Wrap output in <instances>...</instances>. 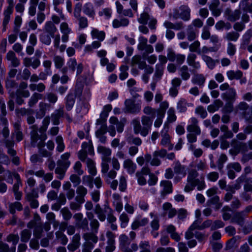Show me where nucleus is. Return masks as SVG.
<instances>
[{
    "instance_id": "f257e3e1",
    "label": "nucleus",
    "mask_w": 252,
    "mask_h": 252,
    "mask_svg": "<svg viewBox=\"0 0 252 252\" xmlns=\"http://www.w3.org/2000/svg\"><path fill=\"white\" fill-rule=\"evenodd\" d=\"M198 174L195 170H190L188 174L187 183L185 187V192H189L192 190L195 186L199 190L204 189L206 187L205 183L203 178L196 179Z\"/></svg>"
},
{
    "instance_id": "f03ea898",
    "label": "nucleus",
    "mask_w": 252,
    "mask_h": 252,
    "mask_svg": "<svg viewBox=\"0 0 252 252\" xmlns=\"http://www.w3.org/2000/svg\"><path fill=\"white\" fill-rule=\"evenodd\" d=\"M83 68V64L81 63H77L75 58H70L66 63V66L62 69V72L66 73L68 72L70 74L74 73L76 69L77 74H80Z\"/></svg>"
},
{
    "instance_id": "7ed1b4c3",
    "label": "nucleus",
    "mask_w": 252,
    "mask_h": 252,
    "mask_svg": "<svg viewBox=\"0 0 252 252\" xmlns=\"http://www.w3.org/2000/svg\"><path fill=\"white\" fill-rule=\"evenodd\" d=\"M190 9L185 5L181 6L179 10L175 9L173 13V17L175 19L182 18L184 21L190 19Z\"/></svg>"
},
{
    "instance_id": "20e7f679",
    "label": "nucleus",
    "mask_w": 252,
    "mask_h": 252,
    "mask_svg": "<svg viewBox=\"0 0 252 252\" xmlns=\"http://www.w3.org/2000/svg\"><path fill=\"white\" fill-rule=\"evenodd\" d=\"M137 49L140 51L145 50L144 53L147 54H151L154 52L153 47L150 44H148L147 38L142 36L138 38Z\"/></svg>"
},
{
    "instance_id": "39448f33",
    "label": "nucleus",
    "mask_w": 252,
    "mask_h": 252,
    "mask_svg": "<svg viewBox=\"0 0 252 252\" xmlns=\"http://www.w3.org/2000/svg\"><path fill=\"white\" fill-rule=\"evenodd\" d=\"M125 111L130 113H138L140 112L141 109L140 103H135L130 99H126L125 102Z\"/></svg>"
},
{
    "instance_id": "423d86ee",
    "label": "nucleus",
    "mask_w": 252,
    "mask_h": 252,
    "mask_svg": "<svg viewBox=\"0 0 252 252\" xmlns=\"http://www.w3.org/2000/svg\"><path fill=\"white\" fill-rule=\"evenodd\" d=\"M168 127H164L161 132V140L160 144L168 148L169 150L173 149V145L170 142V136L167 133Z\"/></svg>"
},
{
    "instance_id": "0eeeda50",
    "label": "nucleus",
    "mask_w": 252,
    "mask_h": 252,
    "mask_svg": "<svg viewBox=\"0 0 252 252\" xmlns=\"http://www.w3.org/2000/svg\"><path fill=\"white\" fill-rule=\"evenodd\" d=\"M60 31L62 33V41L63 43L69 41V34L72 32V30L69 27L67 23L63 22L60 25Z\"/></svg>"
},
{
    "instance_id": "6e6552de",
    "label": "nucleus",
    "mask_w": 252,
    "mask_h": 252,
    "mask_svg": "<svg viewBox=\"0 0 252 252\" xmlns=\"http://www.w3.org/2000/svg\"><path fill=\"white\" fill-rule=\"evenodd\" d=\"M190 124L187 126V130L189 132H194L196 135H199L201 130L197 125L198 121L195 118H191L189 120Z\"/></svg>"
},
{
    "instance_id": "1a4fd4ad",
    "label": "nucleus",
    "mask_w": 252,
    "mask_h": 252,
    "mask_svg": "<svg viewBox=\"0 0 252 252\" xmlns=\"http://www.w3.org/2000/svg\"><path fill=\"white\" fill-rule=\"evenodd\" d=\"M106 236L108 238V241L105 252H112L115 249L114 235L112 232L108 231L107 232Z\"/></svg>"
},
{
    "instance_id": "9d476101",
    "label": "nucleus",
    "mask_w": 252,
    "mask_h": 252,
    "mask_svg": "<svg viewBox=\"0 0 252 252\" xmlns=\"http://www.w3.org/2000/svg\"><path fill=\"white\" fill-rule=\"evenodd\" d=\"M82 147L83 150L79 152L78 158L80 160L84 161L87 157V150L90 153H92L93 152V148L91 144H88L86 142L83 143Z\"/></svg>"
},
{
    "instance_id": "9b49d317",
    "label": "nucleus",
    "mask_w": 252,
    "mask_h": 252,
    "mask_svg": "<svg viewBox=\"0 0 252 252\" xmlns=\"http://www.w3.org/2000/svg\"><path fill=\"white\" fill-rule=\"evenodd\" d=\"M134 131L135 133H140L143 136H146L148 133V129L146 128H142L140 122L138 120L135 119L132 121Z\"/></svg>"
},
{
    "instance_id": "f8f14e48",
    "label": "nucleus",
    "mask_w": 252,
    "mask_h": 252,
    "mask_svg": "<svg viewBox=\"0 0 252 252\" xmlns=\"http://www.w3.org/2000/svg\"><path fill=\"white\" fill-rule=\"evenodd\" d=\"M120 247L124 252H132L130 249L127 248L129 244L128 237L125 234H122L119 237Z\"/></svg>"
},
{
    "instance_id": "ddd939ff",
    "label": "nucleus",
    "mask_w": 252,
    "mask_h": 252,
    "mask_svg": "<svg viewBox=\"0 0 252 252\" xmlns=\"http://www.w3.org/2000/svg\"><path fill=\"white\" fill-rule=\"evenodd\" d=\"M83 12L85 14L92 18H94L95 15L94 5L91 2H87L84 5Z\"/></svg>"
},
{
    "instance_id": "4468645a",
    "label": "nucleus",
    "mask_w": 252,
    "mask_h": 252,
    "mask_svg": "<svg viewBox=\"0 0 252 252\" xmlns=\"http://www.w3.org/2000/svg\"><path fill=\"white\" fill-rule=\"evenodd\" d=\"M162 208L164 211V215L167 214L169 218H173L177 213L175 208L172 207L171 203L166 202L163 204Z\"/></svg>"
},
{
    "instance_id": "2eb2a0df",
    "label": "nucleus",
    "mask_w": 252,
    "mask_h": 252,
    "mask_svg": "<svg viewBox=\"0 0 252 252\" xmlns=\"http://www.w3.org/2000/svg\"><path fill=\"white\" fill-rule=\"evenodd\" d=\"M113 205L116 211L120 213L123 209V205L121 200V196L117 193L113 194Z\"/></svg>"
},
{
    "instance_id": "dca6fc26",
    "label": "nucleus",
    "mask_w": 252,
    "mask_h": 252,
    "mask_svg": "<svg viewBox=\"0 0 252 252\" xmlns=\"http://www.w3.org/2000/svg\"><path fill=\"white\" fill-rule=\"evenodd\" d=\"M80 235L77 234L75 235L72 238L71 242L67 246L68 250L72 252L75 251L80 245Z\"/></svg>"
},
{
    "instance_id": "f3484780",
    "label": "nucleus",
    "mask_w": 252,
    "mask_h": 252,
    "mask_svg": "<svg viewBox=\"0 0 252 252\" xmlns=\"http://www.w3.org/2000/svg\"><path fill=\"white\" fill-rule=\"evenodd\" d=\"M123 167L130 174L134 173L136 169V165L130 159H126L124 161Z\"/></svg>"
},
{
    "instance_id": "a211bd4d",
    "label": "nucleus",
    "mask_w": 252,
    "mask_h": 252,
    "mask_svg": "<svg viewBox=\"0 0 252 252\" xmlns=\"http://www.w3.org/2000/svg\"><path fill=\"white\" fill-rule=\"evenodd\" d=\"M201 220H197L193 223V224L190 226V229H203L205 228L211 226L212 224V221L210 220H207L205 221L202 224H200Z\"/></svg>"
},
{
    "instance_id": "6ab92c4d",
    "label": "nucleus",
    "mask_w": 252,
    "mask_h": 252,
    "mask_svg": "<svg viewBox=\"0 0 252 252\" xmlns=\"http://www.w3.org/2000/svg\"><path fill=\"white\" fill-rule=\"evenodd\" d=\"M16 102L21 105L24 102V100L21 98V97H28L30 96V93L28 90L18 89L16 93Z\"/></svg>"
},
{
    "instance_id": "aec40b11",
    "label": "nucleus",
    "mask_w": 252,
    "mask_h": 252,
    "mask_svg": "<svg viewBox=\"0 0 252 252\" xmlns=\"http://www.w3.org/2000/svg\"><path fill=\"white\" fill-rule=\"evenodd\" d=\"M97 152L101 155L102 160H110L109 157L111 155V150L102 146H99L97 148Z\"/></svg>"
},
{
    "instance_id": "412c9836",
    "label": "nucleus",
    "mask_w": 252,
    "mask_h": 252,
    "mask_svg": "<svg viewBox=\"0 0 252 252\" xmlns=\"http://www.w3.org/2000/svg\"><path fill=\"white\" fill-rule=\"evenodd\" d=\"M91 35L92 39H96L99 41H103L105 37L104 32L99 31L95 28H92L91 32Z\"/></svg>"
},
{
    "instance_id": "4be33fe9",
    "label": "nucleus",
    "mask_w": 252,
    "mask_h": 252,
    "mask_svg": "<svg viewBox=\"0 0 252 252\" xmlns=\"http://www.w3.org/2000/svg\"><path fill=\"white\" fill-rule=\"evenodd\" d=\"M43 30L45 32L49 33L51 37H53L57 31V29L53 23L48 21L45 23Z\"/></svg>"
},
{
    "instance_id": "5701e85b",
    "label": "nucleus",
    "mask_w": 252,
    "mask_h": 252,
    "mask_svg": "<svg viewBox=\"0 0 252 252\" xmlns=\"http://www.w3.org/2000/svg\"><path fill=\"white\" fill-rule=\"evenodd\" d=\"M77 196L76 199L79 203H82L84 202V197L87 193V189L82 186H80L78 187L76 190Z\"/></svg>"
},
{
    "instance_id": "b1692460",
    "label": "nucleus",
    "mask_w": 252,
    "mask_h": 252,
    "mask_svg": "<svg viewBox=\"0 0 252 252\" xmlns=\"http://www.w3.org/2000/svg\"><path fill=\"white\" fill-rule=\"evenodd\" d=\"M223 99H226L229 101H234L236 97V90L232 88H229L225 93L221 95Z\"/></svg>"
},
{
    "instance_id": "393cba45",
    "label": "nucleus",
    "mask_w": 252,
    "mask_h": 252,
    "mask_svg": "<svg viewBox=\"0 0 252 252\" xmlns=\"http://www.w3.org/2000/svg\"><path fill=\"white\" fill-rule=\"evenodd\" d=\"M149 220L146 218L136 219L132 223L131 227L133 230L138 229L140 226H143L148 224Z\"/></svg>"
},
{
    "instance_id": "a878e982",
    "label": "nucleus",
    "mask_w": 252,
    "mask_h": 252,
    "mask_svg": "<svg viewBox=\"0 0 252 252\" xmlns=\"http://www.w3.org/2000/svg\"><path fill=\"white\" fill-rule=\"evenodd\" d=\"M160 185L163 188L162 193L168 194L172 192V184L171 181L163 180L160 182Z\"/></svg>"
},
{
    "instance_id": "bb28decb",
    "label": "nucleus",
    "mask_w": 252,
    "mask_h": 252,
    "mask_svg": "<svg viewBox=\"0 0 252 252\" xmlns=\"http://www.w3.org/2000/svg\"><path fill=\"white\" fill-rule=\"evenodd\" d=\"M129 20L126 18L120 19H115L112 22V26L114 28H119L121 27H126L129 24Z\"/></svg>"
},
{
    "instance_id": "cd10ccee",
    "label": "nucleus",
    "mask_w": 252,
    "mask_h": 252,
    "mask_svg": "<svg viewBox=\"0 0 252 252\" xmlns=\"http://www.w3.org/2000/svg\"><path fill=\"white\" fill-rule=\"evenodd\" d=\"M202 59L205 62L208 68L211 69H213L216 64L219 63V60H213L210 57L205 55L202 56Z\"/></svg>"
},
{
    "instance_id": "c85d7f7f",
    "label": "nucleus",
    "mask_w": 252,
    "mask_h": 252,
    "mask_svg": "<svg viewBox=\"0 0 252 252\" xmlns=\"http://www.w3.org/2000/svg\"><path fill=\"white\" fill-rule=\"evenodd\" d=\"M13 9L7 7L4 11V18L3 20V31L6 30V27L9 22L10 15L12 13Z\"/></svg>"
},
{
    "instance_id": "c756f323",
    "label": "nucleus",
    "mask_w": 252,
    "mask_h": 252,
    "mask_svg": "<svg viewBox=\"0 0 252 252\" xmlns=\"http://www.w3.org/2000/svg\"><path fill=\"white\" fill-rule=\"evenodd\" d=\"M6 59L11 62L12 66L16 67L20 64L19 60L16 57L15 54L12 51H9L6 55Z\"/></svg>"
},
{
    "instance_id": "7c9ffc66",
    "label": "nucleus",
    "mask_w": 252,
    "mask_h": 252,
    "mask_svg": "<svg viewBox=\"0 0 252 252\" xmlns=\"http://www.w3.org/2000/svg\"><path fill=\"white\" fill-rule=\"evenodd\" d=\"M227 77L230 80L239 79L243 76V73L240 70L234 71L233 70H229L226 72Z\"/></svg>"
},
{
    "instance_id": "2f4dec72",
    "label": "nucleus",
    "mask_w": 252,
    "mask_h": 252,
    "mask_svg": "<svg viewBox=\"0 0 252 252\" xmlns=\"http://www.w3.org/2000/svg\"><path fill=\"white\" fill-rule=\"evenodd\" d=\"M174 171L176 174L181 175V177H185L186 174L185 167L179 162H176L174 164Z\"/></svg>"
},
{
    "instance_id": "473e14b6",
    "label": "nucleus",
    "mask_w": 252,
    "mask_h": 252,
    "mask_svg": "<svg viewBox=\"0 0 252 252\" xmlns=\"http://www.w3.org/2000/svg\"><path fill=\"white\" fill-rule=\"evenodd\" d=\"M153 118L147 116H142L141 117L142 124L144 126V128H146L148 131L150 129L153 124Z\"/></svg>"
},
{
    "instance_id": "72a5a7b5",
    "label": "nucleus",
    "mask_w": 252,
    "mask_h": 252,
    "mask_svg": "<svg viewBox=\"0 0 252 252\" xmlns=\"http://www.w3.org/2000/svg\"><path fill=\"white\" fill-rule=\"evenodd\" d=\"M86 163L90 174L94 176L96 174V169L94 161L91 159H87Z\"/></svg>"
},
{
    "instance_id": "f704fd0d",
    "label": "nucleus",
    "mask_w": 252,
    "mask_h": 252,
    "mask_svg": "<svg viewBox=\"0 0 252 252\" xmlns=\"http://www.w3.org/2000/svg\"><path fill=\"white\" fill-rule=\"evenodd\" d=\"M143 111L145 115L153 119L155 118L156 114L157 113V110L149 106L145 107Z\"/></svg>"
},
{
    "instance_id": "c9c22d12",
    "label": "nucleus",
    "mask_w": 252,
    "mask_h": 252,
    "mask_svg": "<svg viewBox=\"0 0 252 252\" xmlns=\"http://www.w3.org/2000/svg\"><path fill=\"white\" fill-rule=\"evenodd\" d=\"M9 208L10 213L14 214L16 210L21 211L23 209V206L20 202H15L10 203L9 206Z\"/></svg>"
},
{
    "instance_id": "e433bc0d",
    "label": "nucleus",
    "mask_w": 252,
    "mask_h": 252,
    "mask_svg": "<svg viewBox=\"0 0 252 252\" xmlns=\"http://www.w3.org/2000/svg\"><path fill=\"white\" fill-rule=\"evenodd\" d=\"M70 154L68 153H65L62 155L61 156V159L59 160L58 162H59L61 165H64L66 168H68L70 164V161L68 160Z\"/></svg>"
},
{
    "instance_id": "4c0bfd02",
    "label": "nucleus",
    "mask_w": 252,
    "mask_h": 252,
    "mask_svg": "<svg viewBox=\"0 0 252 252\" xmlns=\"http://www.w3.org/2000/svg\"><path fill=\"white\" fill-rule=\"evenodd\" d=\"M220 46H218L215 47H210L209 48L206 46H204L202 47L201 49H200V50L198 51V54L203 55L205 54H207L210 52H216L217 51Z\"/></svg>"
},
{
    "instance_id": "58836bf2",
    "label": "nucleus",
    "mask_w": 252,
    "mask_h": 252,
    "mask_svg": "<svg viewBox=\"0 0 252 252\" xmlns=\"http://www.w3.org/2000/svg\"><path fill=\"white\" fill-rule=\"evenodd\" d=\"M163 25L167 30L174 29L179 30L183 27L182 24L181 23L174 24L173 23L168 21H165L163 23Z\"/></svg>"
},
{
    "instance_id": "ea45409f",
    "label": "nucleus",
    "mask_w": 252,
    "mask_h": 252,
    "mask_svg": "<svg viewBox=\"0 0 252 252\" xmlns=\"http://www.w3.org/2000/svg\"><path fill=\"white\" fill-rule=\"evenodd\" d=\"M150 19L149 13L146 11L141 13L137 18L138 22L141 24H146L148 20Z\"/></svg>"
},
{
    "instance_id": "a19ab883",
    "label": "nucleus",
    "mask_w": 252,
    "mask_h": 252,
    "mask_svg": "<svg viewBox=\"0 0 252 252\" xmlns=\"http://www.w3.org/2000/svg\"><path fill=\"white\" fill-rule=\"evenodd\" d=\"M38 1L35 0H30V7L29 8V14L32 16H34L36 13V6Z\"/></svg>"
},
{
    "instance_id": "79ce46f5",
    "label": "nucleus",
    "mask_w": 252,
    "mask_h": 252,
    "mask_svg": "<svg viewBox=\"0 0 252 252\" xmlns=\"http://www.w3.org/2000/svg\"><path fill=\"white\" fill-rule=\"evenodd\" d=\"M180 75L182 79L185 80L189 79L190 74L189 72L188 67L187 65H183L180 69Z\"/></svg>"
},
{
    "instance_id": "37998d69",
    "label": "nucleus",
    "mask_w": 252,
    "mask_h": 252,
    "mask_svg": "<svg viewBox=\"0 0 252 252\" xmlns=\"http://www.w3.org/2000/svg\"><path fill=\"white\" fill-rule=\"evenodd\" d=\"M42 94H38V93H34L32 96H31L29 102V105L31 107H32L35 104H36L38 99H41L42 98Z\"/></svg>"
},
{
    "instance_id": "c03bdc74",
    "label": "nucleus",
    "mask_w": 252,
    "mask_h": 252,
    "mask_svg": "<svg viewBox=\"0 0 252 252\" xmlns=\"http://www.w3.org/2000/svg\"><path fill=\"white\" fill-rule=\"evenodd\" d=\"M168 102L164 101L162 102L160 104L159 108L157 110V114L161 115V116H164L166 109L168 107Z\"/></svg>"
},
{
    "instance_id": "a18cd8bd",
    "label": "nucleus",
    "mask_w": 252,
    "mask_h": 252,
    "mask_svg": "<svg viewBox=\"0 0 252 252\" xmlns=\"http://www.w3.org/2000/svg\"><path fill=\"white\" fill-rule=\"evenodd\" d=\"M51 35L45 32L40 34L39 36L40 41L46 45H49L51 43Z\"/></svg>"
},
{
    "instance_id": "49530a36",
    "label": "nucleus",
    "mask_w": 252,
    "mask_h": 252,
    "mask_svg": "<svg viewBox=\"0 0 252 252\" xmlns=\"http://www.w3.org/2000/svg\"><path fill=\"white\" fill-rule=\"evenodd\" d=\"M67 168H66L64 165H61L58 162V166L56 169L55 172L58 174L60 176L59 178L61 179L63 177L64 174Z\"/></svg>"
},
{
    "instance_id": "de8ad7c7",
    "label": "nucleus",
    "mask_w": 252,
    "mask_h": 252,
    "mask_svg": "<svg viewBox=\"0 0 252 252\" xmlns=\"http://www.w3.org/2000/svg\"><path fill=\"white\" fill-rule=\"evenodd\" d=\"M120 220L121 221V226L122 228H125L129 221L128 216L125 213H123L120 216Z\"/></svg>"
},
{
    "instance_id": "09e8293b",
    "label": "nucleus",
    "mask_w": 252,
    "mask_h": 252,
    "mask_svg": "<svg viewBox=\"0 0 252 252\" xmlns=\"http://www.w3.org/2000/svg\"><path fill=\"white\" fill-rule=\"evenodd\" d=\"M32 232L30 230L25 229L21 233V239L23 242H28L31 236Z\"/></svg>"
},
{
    "instance_id": "8fccbe9b",
    "label": "nucleus",
    "mask_w": 252,
    "mask_h": 252,
    "mask_svg": "<svg viewBox=\"0 0 252 252\" xmlns=\"http://www.w3.org/2000/svg\"><path fill=\"white\" fill-rule=\"evenodd\" d=\"M177 109L180 112H184L187 110V101L186 99L181 98L179 101L177 105Z\"/></svg>"
},
{
    "instance_id": "3c124183",
    "label": "nucleus",
    "mask_w": 252,
    "mask_h": 252,
    "mask_svg": "<svg viewBox=\"0 0 252 252\" xmlns=\"http://www.w3.org/2000/svg\"><path fill=\"white\" fill-rule=\"evenodd\" d=\"M200 43L198 40H196L189 46V50L192 52H196L198 54L200 50Z\"/></svg>"
},
{
    "instance_id": "603ef678",
    "label": "nucleus",
    "mask_w": 252,
    "mask_h": 252,
    "mask_svg": "<svg viewBox=\"0 0 252 252\" xmlns=\"http://www.w3.org/2000/svg\"><path fill=\"white\" fill-rule=\"evenodd\" d=\"M79 22V28L85 29L88 26V22L87 18L83 16H79L76 18Z\"/></svg>"
},
{
    "instance_id": "864d4df0",
    "label": "nucleus",
    "mask_w": 252,
    "mask_h": 252,
    "mask_svg": "<svg viewBox=\"0 0 252 252\" xmlns=\"http://www.w3.org/2000/svg\"><path fill=\"white\" fill-rule=\"evenodd\" d=\"M195 112L202 119H204L207 116L206 110L204 107L201 106L197 107L195 109Z\"/></svg>"
},
{
    "instance_id": "5fc2aeb1",
    "label": "nucleus",
    "mask_w": 252,
    "mask_h": 252,
    "mask_svg": "<svg viewBox=\"0 0 252 252\" xmlns=\"http://www.w3.org/2000/svg\"><path fill=\"white\" fill-rule=\"evenodd\" d=\"M99 15L101 16H104L106 19H108L111 17L112 9L110 8H105L99 12Z\"/></svg>"
},
{
    "instance_id": "6e6d98bb",
    "label": "nucleus",
    "mask_w": 252,
    "mask_h": 252,
    "mask_svg": "<svg viewBox=\"0 0 252 252\" xmlns=\"http://www.w3.org/2000/svg\"><path fill=\"white\" fill-rule=\"evenodd\" d=\"M151 159V156L150 154H146L145 155L144 158L142 156L138 157L136 158V161L139 165L142 166L144 164L145 160L146 162H148Z\"/></svg>"
},
{
    "instance_id": "4d7b16f0",
    "label": "nucleus",
    "mask_w": 252,
    "mask_h": 252,
    "mask_svg": "<svg viewBox=\"0 0 252 252\" xmlns=\"http://www.w3.org/2000/svg\"><path fill=\"white\" fill-rule=\"evenodd\" d=\"M54 62L56 67L58 68H61L64 64V60L63 58L56 56L54 57Z\"/></svg>"
},
{
    "instance_id": "13d9d810",
    "label": "nucleus",
    "mask_w": 252,
    "mask_h": 252,
    "mask_svg": "<svg viewBox=\"0 0 252 252\" xmlns=\"http://www.w3.org/2000/svg\"><path fill=\"white\" fill-rule=\"evenodd\" d=\"M187 34L188 40L190 41L195 39L197 37L196 33L191 27H189L188 28Z\"/></svg>"
},
{
    "instance_id": "bf43d9fd",
    "label": "nucleus",
    "mask_w": 252,
    "mask_h": 252,
    "mask_svg": "<svg viewBox=\"0 0 252 252\" xmlns=\"http://www.w3.org/2000/svg\"><path fill=\"white\" fill-rule=\"evenodd\" d=\"M84 238L87 241L86 242L92 241L94 243H96L97 242V237L94 234L86 233L84 235Z\"/></svg>"
},
{
    "instance_id": "052dcab7",
    "label": "nucleus",
    "mask_w": 252,
    "mask_h": 252,
    "mask_svg": "<svg viewBox=\"0 0 252 252\" xmlns=\"http://www.w3.org/2000/svg\"><path fill=\"white\" fill-rule=\"evenodd\" d=\"M19 237L17 234H11L7 236L6 240L8 242H12L15 246L19 241Z\"/></svg>"
},
{
    "instance_id": "680f3d73",
    "label": "nucleus",
    "mask_w": 252,
    "mask_h": 252,
    "mask_svg": "<svg viewBox=\"0 0 252 252\" xmlns=\"http://www.w3.org/2000/svg\"><path fill=\"white\" fill-rule=\"evenodd\" d=\"M239 37V34L235 32H230L226 34L225 39L229 41H236Z\"/></svg>"
},
{
    "instance_id": "e2e57ef3",
    "label": "nucleus",
    "mask_w": 252,
    "mask_h": 252,
    "mask_svg": "<svg viewBox=\"0 0 252 252\" xmlns=\"http://www.w3.org/2000/svg\"><path fill=\"white\" fill-rule=\"evenodd\" d=\"M56 142L58 144L57 150L60 152H63L64 149L63 138L60 136H57L56 138Z\"/></svg>"
},
{
    "instance_id": "0e129e2a",
    "label": "nucleus",
    "mask_w": 252,
    "mask_h": 252,
    "mask_svg": "<svg viewBox=\"0 0 252 252\" xmlns=\"http://www.w3.org/2000/svg\"><path fill=\"white\" fill-rule=\"evenodd\" d=\"M205 80V79L203 75L197 74L194 76L192 81L193 83L200 85L204 83Z\"/></svg>"
},
{
    "instance_id": "69168bd1",
    "label": "nucleus",
    "mask_w": 252,
    "mask_h": 252,
    "mask_svg": "<svg viewBox=\"0 0 252 252\" xmlns=\"http://www.w3.org/2000/svg\"><path fill=\"white\" fill-rule=\"evenodd\" d=\"M95 212L100 221H104L105 220V215L98 205L95 206Z\"/></svg>"
},
{
    "instance_id": "338daca9",
    "label": "nucleus",
    "mask_w": 252,
    "mask_h": 252,
    "mask_svg": "<svg viewBox=\"0 0 252 252\" xmlns=\"http://www.w3.org/2000/svg\"><path fill=\"white\" fill-rule=\"evenodd\" d=\"M74 99L73 95H68L66 98V107L67 110H70L74 104Z\"/></svg>"
},
{
    "instance_id": "774afa93",
    "label": "nucleus",
    "mask_w": 252,
    "mask_h": 252,
    "mask_svg": "<svg viewBox=\"0 0 252 252\" xmlns=\"http://www.w3.org/2000/svg\"><path fill=\"white\" fill-rule=\"evenodd\" d=\"M61 212L62 213L63 218L65 220H69L72 217V214L67 208H63Z\"/></svg>"
}]
</instances>
